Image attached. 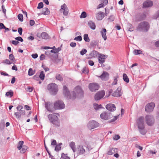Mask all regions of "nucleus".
<instances>
[{"instance_id": "obj_3", "label": "nucleus", "mask_w": 159, "mask_h": 159, "mask_svg": "<svg viewBox=\"0 0 159 159\" xmlns=\"http://www.w3.org/2000/svg\"><path fill=\"white\" fill-rule=\"evenodd\" d=\"M149 28L148 23L146 21H143L140 23L137 28V30L143 32L147 31Z\"/></svg>"}, {"instance_id": "obj_15", "label": "nucleus", "mask_w": 159, "mask_h": 159, "mask_svg": "<svg viewBox=\"0 0 159 159\" xmlns=\"http://www.w3.org/2000/svg\"><path fill=\"white\" fill-rule=\"evenodd\" d=\"M63 10V14L65 16H67L68 15L69 10L67 7L66 5L64 3L63 5L61 6V9L60 10V11Z\"/></svg>"}, {"instance_id": "obj_42", "label": "nucleus", "mask_w": 159, "mask_h": 159, "mask_svg": "<svg viewBox=\"0 0 159 159\" xmlns=\"http://www.w3.org/2000/svg\"><path fill=\"white\" fill-rule=\"evenodd\" d=\"M21 150H20V152L21 153H24L27 149V147L25 146H23L21 149Z\"/></svg>"}, {"instance_id": "obj_63", "label": "nucleus", "mask_w": 159, "mask_h": 159, "mask_svg": "<svg viewBox=\"0 0 159 159\" xmlns=\"http://www.w3.org/2000/svg\"><path fill=\"white\" fill-rule=\"evenodd\" d=\"M18 32L19 34L21 35L22 34V29L21 28H19L18 29Z\"/></svg>"}, {"instance_id": "obj_7", "label": "nucleus", "mask_w": 159, "mask_h": 159, "mask_svg": "<svg viewBox=\"0 0 159 159\" xmlns=\"http://www.w3.org/2000/svg\"><path fill=\"white\" fill-rule=\"evenodd\" d=\"M145 121L147 124L149 126L152 125L154 123V119L151 115H147L145 117Z\"/></svg>"}, {"instance_id": "obj_29", "label": "nucleus", "mask_w": 159, "mask_h": 159, "mask_svg": "<svg viewBox=\"0 0 159 159\" xmlns=\"http://www.w3.org/2000/svg\"><path fill=\"white\" fill-rule=\"evenodd\" d=\"M41 38L44 39H47L49 38V36L45 32H43L42 33L40 34Z\"/></svg>"}, {"instance_id": "obj_60", "label": "nucleus", "mask_w": 159, "mask_h": 159, "mask_svg": "<svg viewBox=\"0 0 159 159\" xmlns=\"http://www.w3.org/2000/svg\"><path fill=\"white\" fill-rule=\"evenodd\" d=\"M129 27L128 30L129 31L131 32L133 31L134 30V28L132 27V25H129Z\"/></svg>"}, {"instance_id": "obj_19", "label": "nucleus", "mask_w": 159, "mask_h": 159, "mask_svg": "<svg viewBox=\"0 0 159 159\" xmlns=\"http://www.w3.org/2000/svg\"><path fill=\"white\" fill-rule=\"evenodd\" d=\"M99 77L102 80L106 81L109 79V74L107 72L104 71Z\"/></svg>"}, {"instance_id": "obj_30", "label": "nucleus", "mask_w": 159, "mask_h": 159, "mask_svg": "<svg viewBox=\"0 0 159 159\" xmlns=\"http://www.w3.org/2000/svg\"><path fill=\"white\" fill-rule=\"evenodd\" d=\"M50 13V11L47 8H44L43 9L42 14L44 15H48Z\"/></svg>"}, {"instance_id": "obj_10", "label": "nucleus", "mask_w": 159, "mask_h": 159, "mask_svg": "<svg viewBox=\"0 0 159 159\" xmlns=\"http://www.w3.org/2000/svg\"><path fill=\"white\" fill-rule=\"evenodd\" d=\"M99 126V124L94 120L89 121L88 124V127L90 129L97 128Z\"/></svg>"}, {"instance_id": "obj_21", "label": "nucleus", "mask_w": 159, "mask_h": 159, "mask_svg": "<svg viewBox=\"0 0 159 159\" xmlns=\"http://www.w3.org/2000/svg\"><path fill=\"white\" fill-rule=\"evenodd\" d=\"M104 16V14L103 12L100 11L96 14V18L98 20H101Z\"/></svg>"}, {"instance_id": "obj_43", "label": "nucleus", "mask_w": 159, "mask_h": 159, "mask_svg": "<svg viewBox=\"0 0 159 159\" xmlns=\"http://www.w3.org/2000/svg\"><path fill=\"white\" fill-rule=\"evenodd\" d=\"M62 144V143H61L59 144V145H56L55 147V150L58 151L61 150V147H60V145Z\"/></svg>"}, {"instance_id": "obj_47", "label": "nucleus", "mask_w": 159, "mask_h": 159, "mask_svg": "<svg viewBox=\"0 0 159 159\" xmlns=\"http://www.w3.org/2000/svg\"><path fill=\"white\" fill-rule=\"evenodd\" d=\"M119 115H118L116 116H114L113 118L110 120L109 121V123H111L115 121L117 119L119 118Z\"/></svg>"}, {"instance_id": "obj_41", "label": "nucleus", "mask_w": 159, "mask_h": 159, "mask_svg": "<svg viewBox=\"0 0 159 159\" xmlns=\"http://www.w3.org/2000/svg\"><path fill=\"white\" fill-rule=\"evenodd\" d=\"M56 78L57 80L60 81H61L63 80V78L59 74H57L56 76Z\"/></svg>"}, {"instance_id": "obj_57", "label": "nucleus", "mask_w": 159, "mask_h": 159, "mask_svg": "<svg viewBox=\"0 0 159 159\" xmlns=\"http://www.w3.org/2000/svg\"><path fill=\"white\" fill-rule=\"evenodd\" d=\"M120 137L118 135H116L113 137V139L115 140H117L119 139Z\"/></svg>"}, {"instance_id": "obj_35", "label": "nucleus", "mask_w": 159, "mask_h": 159, "mask_svg": "<svg viewBox=\"0 0 159 159\" xmlns=\"http://www.w3.org/2000/svg\"><path fill=\"white\" fill-rule=\"evenodd\" d=\"M94 108L96 110H98L102 108V105L101 104L98 105V104L95 103L93 105Z\"/></svg>"}, {"instance_id": "obj_64", "label": "nucleus", "mask_w": 159, "mask_h": 159, "mask_svg": "<svg viewBox=\"0 0 159 159\" xmlns=\"http://www.w3.org/2000/svg\"><path fill=\"white\" fill-rule=\"evenodd\" d=\"M45 56L43 54H41L40 56V60H43L45 59Z\"/></svg>"}, {"instance_id": "obj_13", "label": "nucleus", "mask_w": 159, "mask_h": 159, "mask_svg": "<svg viewBox=\"0 0 159 159\" xmlns=\"http://www.w3.org/2000/svg\"><path fill=\"white\" fill-rule=\"evenodd\" d=\"M155 106V104L153 102H151L148 104L145 107V110L148 112L153 111Z\"/></svg>"}, {"instance_id": "obj_34", "label": "nucleus", "mask_w": 159, "mask_h": 159, "mask_svg": "<svg viewBox=\"0 0 159 159\" xmlns=\"http://www.w3.org/2000/svg\"><path fill=\"white\" fill-rule=\"evenodd\" d=\"M45 75L44 73V71H42L40 72L39 77L41 80H43L44 79Z\"/></svg>"}, {"instance_id": "obj_46", "label": "nucleus", "mask_w": 159, "mask_h": 159, "mask_svg": "<svg viewBox=\"0 0 159 159\" xmlns=\"http://www.w3.org/2000/svg\"><path fill=\"white\" fill-rule=\"evenodd\" d=\"M87 16V14L86 13L85 11L83 12L81 15L80 16V17L81 18H85Z\"/></svg>"}, {"instance_id": "obj_39", "label": "nucleus", "mask_w": 159, "mask_h": 159, "mask_svg": "<svg viewBox=\"0 0 159 159\" xmlns=\"http://www.w3.org/2000/svg\"><path fill=\"white\" fill-rule=\"evenodd\" d=\"M13 92L11 90H10V91L7 92L6 93V95L7 96L11 97L13 96Z\"/></svg>"}, {"instance_id": "obj_48", "label": "nucleus", "mask_w": 159, "mask_h": 159, "mask_svg": "<svg viewBox=\"0 0 159 159\" xmlns=\"http://www.w3.org/2000/svg\"><path fill=\"white\" fill-rule=\"evenodd\" d=\"M3 63L6 64L8 65H10L12 63V62L10 61L8 59H6L3 61Z\"/></svg>"}, {"instance_id": "obj_4", "label": "nucleus", "mask_w": 159, "mask_h": 159, "mask_svg": "<svg viewBox=\"0 0 159 159\" xmlns=\"http://www.w3.org/2000/svg\"><path fill=\"white\" fill-rule=\"evenodd\" d=\"M48 118L49 120L54 125L59 126L60 125V123L58 120V117L53 114H49L48 116Z\"/></svg>"}, {"instance_id": "obj_38", "label": "nucleus", "mask_w": 159, "mask_h": 159, "mask_svg": "<svg viewBox=\"0 0 159 159\" xmlns=\"http://www.w3.org/2000/svg\"><path fill=\"white\" fill-rule=\"evenodd\" d=\"M60 159H70V158L67 156L66 154H65L63 153H62L61 154V156Z\"/></svg>"}, {"instance_id": "obj_1", "label": "nucleus", "mask_w": 159, "mask_h": 159, "mask_svg": "<svg viewBox=\"0 0 159 159\" xmlns=\"http://www.w3.org/2000/svg\"><path fill=\"white\" fill-rule=\"evenodd\" d=\"M63 93L68 99L73 100L75 98L76 94L78 96L81 97L83 95L84 92L80 86H77L75 88L74 91H72L70 93L67 87L66 86H64Z\"/></svg>"}, {"instance_id": "obj_44", "label": "nucleus", "mask_w": 159, "mask_h": 159, "mask_svg": "<svg viewBox=\"0 0 159 159\" xmlns=\"http://www.w3.org/2000/svg\"><path fill=\"white\" fill-rule=\"evenodd\" d=\"M9 58L11 60L12 63H13L14 61L15 60V58L13 56V55L12 54H10L9 55Z\"/></svg>"}, {"instance_id": "obj_22", "label": "nucleus", "mask_w": 159, "mask_h": 159, "mask_svg": "<svg viewBox=\"0 0 159 159\" xmlns=\"http://www.w3.org/2000/svg\"><path fill=\"white\" fill-rule=\"evenodd\" d=\"M99 54L100 53L98 52L93 50L89 54V56L91 57V58L92 57L95 58L98 57Z\"/></svg>"}, {"instance_id": "obj_45", "label": "nucleus", "mask_w": 159, "mask_h": 159, "mask_svg": "<svg viewBox=\"0 0 159 159\" xmlns=\"http://www.w3.org/2000/svg\"><path fill=\"white\" fill-rule=\"evenodd\" d=\"M18 18L19 20L21 22H22L23 21V15L21 14H19L18 15Z\"/></svg>"}, {"instance_id": "obj_12", "label": "nucleus", "mask_w": 159, "mask_h": 159, "mask_svg": "<svg viewBox=\"0 0 159 159\" xmlns=\"http://www.w3.org/2000/svg\"><path fill=\"white\" fill-rule=\"evenodd\" d=\"M45 107L48 111L52 112L55 109L53 107L52 103L50 102H45Z\"/></svg>"}, {"instance_id": "obj_17", "label": "nucleus", "mask_w": 159, "mask_h": 159, "mask_svg": "<svg viewBox=\"0 0 159 159\" xmlns=\"http://www.w3.org/2000/svg\"><path fill=\"white\" fill-rule=\"evenodd\" d=\"M121 88L118 87L117 89L113 93L112 95L114 97H120L122 94L121 91Z\"/></svg>"}, {"instance_id": "obj_61", "label": "nucleus", "mask_w": 159, "mask_h": 159, "mask_svg": "<svg viewBox=\"0 0 159 159\" xmlns=\"http://www.w3.org/2000/svg\"><path fill=\"white\" fill-rule=\"evenodd\" d=\"M70 46L73 48H74L76 46V43H75L71 42L70 44Z\"/></svg>"}, {"instance_id": "obj_53", "label": "nucleus", "mask_w": 159, "mask_h": 159, "mask_svg": "<svg viewBox=\"0 0 159 159\" xmlns=\"http://www.w3.org/2000/svg\"><path fill=\"white\" fill-rule=\"evenodd\" d=\"M114 16L113 15H111L109 17L108 20L110 21H114Z\"/></svg>"}, {"instance_id": "obj_33", "label": "nucleus", "mask_w": 159, "mask_h": 159, "mask_svg": "<svg viewBox=\"0 0 159 159\" xmlns=\"http://www.w3.org/2000/svg\"><path fill=\"white\" fill-rule=\"evenodd\" d=\"M35 70H34L30 68L28 70V75L29 76H32L35 74Z\"/></svg>"}, {"instance_id": "obj_37", "label": "nucleus", "mask_w": 159, "mask_h": 159, "mask_svg": "<svg viewBox=\"0 0 159 159\" xmlns=\"http://www.w3.org/2000/svg\"><path fill=\"white\" fill-rule=\"evenodd\" d=\"M142 52L140 50H134L133 51V53L135 55L141 54Z\"/></svg>"}, {"instance_id": "obj_50", "label": "nucleus", "mask_w": 159, "mask_h": 159, "mask_svg": "<svg viewBox=\"0 0 159 159\" xmlns=\"http://www.w3.org/2000/svg\"><path fill=\"white\" fill-rule=\"evenodd\" d=\"M82 71V73H88L89 72L88 69L86 67H84Z\"/></svg>"}, {"instance_id": "obj_27", "label": "nucleus", "mask_w": 159, "mask_h": 159, "mask_svg": "<svg viewBox=\"0 0 159 159\" xmlns=\"http://www.w3.org/2000/svg\"><path fill=\"white\" fill-rule=\"evenodd\" d=\"M146 16L144 13L140 14L138 16L137 18L139 20L141 21L144 20L146 18Z\"/></svg>"}, {"instance_id": "obj_11", "label": "nucleus", "mask_w": 159, "mask_h": 159, "mask_svg": "<svg viewBox=\"0 0 159 159\" xmlns=\"http://www.w3.org/2000/svg\"><path fill=\"white\" fill-rule=\"evenodd\" d=\"M112 116L111 114L109 112H104L100 115L101 119L107 120L111 118Z\"/></svg>"}, {"instance_id": "obj_40", "label": "nucleus", "mask_w": 159, "mask_h": 159, "mask_svg": "<svg viewBox=\"0 0 159 159\" xmlns=\"http://www.w3.org/2000/svg\"><path fill=\"white\" fill-rule=\"evenodd\" d=\"M118 76H116L114 77V81L112 83V85H116L117 83Z\"/></svg>"}, {"instance_id": "obj_52", "label": "nucleus", "mask_w": 159, "mask_h": 159, "mask_svg": "<svg viewBox=\"0 0 159 159\" xmlns=\"http://www.w3.org/2000/svg\"><path fill=\"white\" fill-rule=\"evenodd\" d=\"M87 52V50L86 49H83L80 52V54L81 55H83L85 54Z\"/></svg>"}, {"instance_id": "obj_18", "label": "nucleus", "mask_w": 159, "mask_h": 159, "mask_svg": "<svg viewBox=\"0 0 159 159\" xmlns=\"http://www.w3.org/2000/svg\"><path fill=\"white\" fill-rule=\"evenodd\" d=\"M153 4L152 1L147 0L145 1L143 3V8H146L152 7Z\"/></svg>"}, {"instance_id": "obj_20", "label": "nucleus", "mask_w": 159, "mask_h": 159, "mask_svg": "<svg viewBox=\"0 0 159 159\" xmlns=\"http://www.w3.org/2000/svg\"><path fill=\"white\" fill-rule=\"evenodd\" d=\"M106 108L110 111H114L116 109V107L114 104H109L106 106Z\"/></svg>"}, {"instance_id": "obj_56", "label": "nucleus", "mask_w": 159, "mask_h": 159, "mask_svg": "<svg viewBox=\"0 0 159 159\" xmlns=\"http://www.w3.org/2000/svg\"><path fill=\"white\" fill-rule=\"evenodd\" d=\"M105 6V5L104 3H101L98 6L97 8V9H98L101 7H103Z\"/></svg>"}, {"instance_id": "obj_23", "label": "nucleus", "mask_w": 159, "mask_h": 159, "mask_svg": "<svg viewBox=\"0 0 159 159\" xmlns=\"http://www.w3.org/2000/svg\"><path fill=\"white\" fill-rule=\"evenodd\" d=\"M25 113L24 110H20L19 112H15L14 114L17 118H19L21 115H25Z\"/></svg>"}, {"instance_id": "obj_16", "label": "nucleus", "mask_w": 159, "mask_h": 159, "mask_svg": "<svg viewBox=\"0 0 159 159\" xmlns=\"http://www.w3.org/2000/svg\"><path fill=\"white\" fill-rule=\"evenodd\" d=\"M98 57H99V62L100 64H103L105 62V59L107 57V56L102 54H100Z\"/></svg>"}, {"instance_id": "obj_14", "label": "nucleus", "mask_w": 159, "mask_h": 159, "mask_svg": "<svg viewBox=\"0 0 159 159\" xmlns=\"http://www.w3.org/2000/svg\"><path fill=\"white\" fill-rule=\"evenodd\" d=\"M105 94V92L102 90L99 91L96 93L95 96V99L96 100H98L102 98Z\"/></svg>"}, {"instance_id": "obj_2", "label": "nucleus", "mask_w": 159, "mask_h": 159, "mask_svg": "<svg viewBox=\"0 0 159 159\" xmlns=\"http://www.w3.org/2000/svg\"><path fill=\"white\" fill-rule=\"evenodd\" d=\"M136 123L140 133L143 135L145 134L147 131L144 129L143 117L140 116L139 117L137 120Z\"/></svg>"}, {"instance_id": "obj_25", "label": "nucleus", "mask_w": 159, "mask_h": 159, "mask_svg": "<svg viewBox=\"0 0 159 159\" xmlns=\"http://www.w3.org/2000/svg\"><path fill=\"white\" fill-rule=\"evenodd\" d=\"M117 149L116 148H111L108 151L107 154L111 155L117 152Z\"/></svg>"}, {"instance_id": "obj_58", "label": "nucleus", "mask_w": 159, "mask_h": 159, "mask_svg": "<svg viewBox=\"0 0 159 159\" xmlns=\"http://www.w3.org/2000/svg\"><path fill=\"white\" fill-rule=\"evenodd\" d=\"M2 11H3V13L5 14L6 11V10L5 8V6L4 5H2Z\"/></svg>"}, {"instance_id": "obj_26", "label": "nucleus", "mask_w": 159, "mask_h": 159, "mask_svg": "<svg viewBox=\"0 0 159 159\" xmlns=\"http://www.w3.org/2000/svg\"><path fill=\"white\" fill-rule=\"evenodd\" d=\"M88 25L92 29L94 30L95 29V24L92 21H89L88 22Z\"/></svg>"}, {"instance_id": "obj_49", "label": "nucleus", "mask_w": 159, "mask_h": 159, "mask_svg": "<svg viewBox=\"0 0 159 159\" xmlns=\"http://www.w3.org/2000/svg\"><path fill=\"white\" fill-rule=\"evenodd\" d=\"M82 39V37L80 36H79L76 37L74 39V40L79 41H81Z\"/></svg>"}, {"instance_id": "obj_59", "label": "nucleus", "mask_w": 159, "mask_h": 159, "mask_svg": "<svg viewBox=\"0 0 159 159\" xmlns=\"http://www.w3.org/2000/svg\"><path fill=\"white\" fill-rule=\"evenodd\" d=\"M97 44V43L96 41H92L91 43V45L92 47H94Z\"/></svg>"}, {"instance_id": "obj_54", "label": "nucleus", "mask_w": 159, "mask_h": 159, "mask_svg": "<svg viewBox=\"0 0 159 159\" xmlns=\"http://www.w3.org/2000/svg\"><path fill=\"white\" fill-rule=\"evenodd\" d=\"M16 40H17L18 41H20L21 42H22L23 41V40L22 39V38L21 37H18L15 38Z\"/></svg>"}, {"instance_id": "obj_6", "label": "nucleus", "mask_w": 159, "mask_h": 159, "mask_svg": "<svg viewBox=\"0 0 159 159\" xmlns=\"http://www.w3.org/2000/svg\"><path fill=\"white\" fill-rule=\"evenodd\" d=\"M89 151L87 147L81 145L78 146L76 149V151L79 155L84 154L86 152Z\"/></svg>"}, {"instance_id": "obj_9", "label": "nucleus", "mask_w": 159, "mask_h": 159, "mask_svg": "<svg viewBox=\"0 0 159 159\" xmlns=\"http://www.w3.org/2000/svg\"><path fill=\"white\" fill-rule=\"evenodd\" d=\"M99 87L98 84L95 83H91L89 85V88L92 92H95L98 90Z\"/></svg>"}, {"instance_id": "obj_24", "label": "nucleus", "mask_w": 159, "mask_h": 159, "mask_svg": "<svg viewBox=\"0 0 159 159\" xmlns=\"http://www.w3.org/2000/svg\"><path fill=\"white\" fill-rule=\"evenodd\" d=\"M107 30L105 28L102 29V30L100 32V33L103 38L104 40H106L107 39L106 36Z\"/></svg>"}, {"instance_id": "obj_51", "label": "nucleus", "mask_w": 159, "mask_h": 159, "mask_svg": "<svg viewBox=\"0 0 159 159\" xmlns=\"http://www.w3.org/2000/svg\"><path fill=\"white\" fill-rule=\"evenodd\" d=\"M43 2H40L38 4V6L37 7V8H38V9L42 8L43 7Z\"/></svg>"}, {"instance_id": "obj_62", "label": "nucleus", "mask_w": 159, "mask_h": 159, "mask_svg": "<svg viewBox=\"0 0 159 159\" xmlns=\"http://www.w3.org/2000/svg\"><path fill=\"white\" fill-rule=\"evenodd\" d=\"M23 107L21 105H18L17 107L16 108L18 110L20 111L21 110L23 109Z\"/></svg>"}, {"instance_id": "obj_31", "label": "nucleus", "mask_w": 159, "mask_h": 159, "mask_svg": "<svg viewBox=\"0 0 159 159\" xmlns=\"http://www.w3.org/2000/svg\"><path fill=\"white\" fill-rule=\"evenodd\" d=\"M23 144L24 142L23 141H21L19 142L17 146V148L18 149L20 150L22 148Z\"/></svg>"}, {"instance_id": "obj_36", "label": "nucleus", "mask_w": 159, "mask_h": 159, "mask_svg": "<svg viewBox=\"0 0 159 159\" xmlns=\"http://www.w3.org/2000/svg\"><path fill=\"white\" fill-rule=\"evenodd\" d=\"M84 39L85 42H89L90 39L88 37V35L87 34H85L84 35Z\"/></svg>"}, {"instance_id": "obj_32", "label": "nucleus", "mask_w": 159, "mask_h": 159, "mask_svg": "<svg viewBox=\"0 0 159 159\" xmlns=\"http://www.w3.org/2000/svg\"><path fill=\"white\" fill-rule=\"evenodd\" d=\"M123 77L124 80L127 83L129 82V80L127 75L125 73L123 74Z\"/></svg>"}, {"instance_id": "obj_8", "label": "nucleus", "mask_w": 159, "mask_h": 159, "mask_svg": "<svg viewBox=\"0 0 159 159\" xmlns=\"http://www.w3.org/2000/svg\"><path fill=\"white\" fill-rule=\"evenodd\" d=\"M65 107V105L62 101H58L54 103V107L55 109H61Z\"/></svg>"}, {"instance_id": "obj_5", "label": "nucleus", "mask_w": 159, "mask_h": 159, "mask_svg": "<svg viewBox=\"0 0 159 159\" xmlns=\"http://www.w3.org/2000/svg\"><path fill=\"white\" fill-rule=\"evenodd\" d=\"M47 89L52 95H56L58 91L57 86L55 83H52L48 85Z\"/></svg>"}, {"instance_id": "obj_55", "label": "nucleus", "mask_w": 159, "mask_h": 159, "mask_svg": "<svg viewBox=\"0 0 159 159\" xmlns=\"http://www.w3.org/2000/svg\"><path fill=\"white\" fill-rule=\"evenodd\" d=\"M42 67L43 68L44 70H45V71H48L49 70V68L48 67H47L45 66H44L43 65H42Z\"/></svg>"}, {"instance_id": "obj_28", "label": "nucleus", "mask_w": 159, "mask_h": 159, "mask_svg": "<svg viewBox=\"0 0 159 159\" xmlns=\"http://www.w3.org/2000/svg\"><path fill=\"white\" fill-rule=\"evenodd\" d=\"M69 146L74 152L76 151V149L75 148V143L74 142H71L69 144Z\"/></svg>"}]
</instances>
